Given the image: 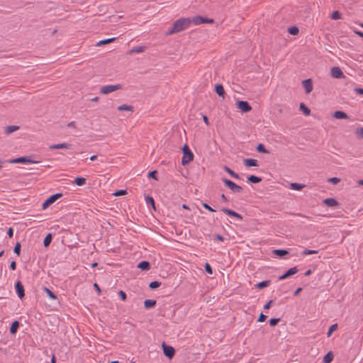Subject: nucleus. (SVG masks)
Here are the masks:
<instances>
[{
  "label": "nucleus",
  "mask_w": 363,
  "mask_h": 363,
  "mask_svg": "<svg viewBox=\"0 0 363 363\" xmlns=\"http://www.w3.org/2000/svg\"><path fill=\"white\" fill-rule=\"evenodd\" d=\"M191 22V21L189 18H182L177 20L173 23L172 27L167 32V35H172L184 30L189 26Z\"/></svg>",
  "instance_id": "1"
},
{
  "label": "nucleus",
  "mask_w": 363,
  "mask_h": 363,
  "mask_svg": "<svg viewBox=\"0 0 363 363\" xmlns=\"http://www.w3.org/2000/svg\"><path fill=\"white\" fill-rule=\"evenodd\" d=\"M183 157L182 159V164L186 165L194 160V154L189 149V146L185 144L182 147Z\"/></svg>",
  "instance_id": "2"
},
{
  "label": "nucleus",
  "mask_w": 363,
  "mask_h": 363,
  "mask_svg": "<svg viewBox=\"0 0 363 363\" xmlns=\"http://www.w3.org/2000/svg\"><path fill=\"white\" fill-rule=\"evenodd\" d=\"M222 182L224 183V184L229 188L233 193H240L242 191L243 189L242 186L236 184L231 180L223 178Z\"/></svg>",
  "instance_id": "3"
},
{
  "label": "nucleus",
  "mask_w": 363,
  "mask_h": 363,
  "mask_svg": "<svg viewBox=\"0 0 363 363\" xmlns=\"http://www.w3.org/2000/svg\"><path fill=\"white\" fill-rule=\"evenodd\" d=\"M62 196V193H57L50 196L42 204V208L43 210L46 209L50 205L54 203L58 199Z\"/></svg>",
  "instance_id": "4"
},
{
  "label": "nucleus",
  "mask_w": 363,
  "mask_h": 363,
  "mask_svg": "<svg viewBox=\"0 0 363 363\" xmlns=\"http://www.w3.org/2000/svg\"><path fill=\"white\" fill-rule=\"evenodd\" d=\"M122 89L121 84H114V85H106L101 88L100 92L103 94H108L111 92L115 91L118 89Z\"/></svg>",
  "instance_id": "5"
},
{
  "label": "nucleus",
  "mask_w": 363,
  "mask_h": 363,
  "mask_svg": "<svg viewBox=\"0 0 363 363\" xmlns=\"http://www.w3.org/2000/svg\"><path fill=\"white\" fill-rule=\"evenodd\" d=\"M236 106L242 113H247V112H250L252 110V106L246 101H237Z\"/></svg>",
  "instance_id": "6"
},
{
  "label": "nucleus",
  "mask_w": 363,
  "mask_h": 363,
  "mask_svg": "<svg viewBox=\"0 0 363 363\" xmlns=\"http://www.w3.org/2000/svg\"><path fill=\"white\" fill-rule=\"evenodd\" d=\"M162 350L164 354L169 359H172L175 354V350L173 347L162 343Z\"/></svg>",
  "instance_id": "7"
},
{
  "label": "nucleus",
  "mask_w": 363,
  "mask_h": 363,
  "mask_svg": "<svg viewBox=\"0 0 363 363\" xmlns=\"http://www.w3.org/2000/svg\"><path fill=\"white\" fill-rule=\"evenodd\" d=\"M11 163H38L39 162L32 160V156L19 157L11 160Z\"/></svg>",
  "instance_id": "8"
},
{
  "label": "nucleus",
  "mask_w": 363,
  "mask_h": 363,
  "mask_svg": "<svg viewBox=\"0 0 363 363\" xmlns=\"http://www.w3.org/2000/svg\"><path fill=\"white\" fill-rule=\"evenodd\" d=\"M191 21L196 25H199L201 23H213L214 21L212 18H207L205 17L197 16L194 17Z\"/></svg>",
  "instance_id": "9"
},
{
  "label": "nucleus",
  "mask_w": 363,
  "mask_h": 363,
  "mask_svg": "<svg viewBox=\"0 0 363 363\" xmlns=\"http://www.w3.org/2000/svg\"><path fill=\"white\" fill-rule=\"evenodd\" d=\"M331 76L335 79H342L345 77L343 72L338 67H333L331 68Z\"/></svg>",
  "instance_id": "10"
},
{
  "label": "nucleus",
  "mask_w": 363,
  "mask_h": 363,
  "mask_svg": "<svg viewBox=\"0 0 363 363\" xmlns=\"http://www.w3.org/2000/svg\"><path fill=\"white\" fill-rule=\"evenodd\" d=\"M15 289L18 296L22 299L25 296V290L22 283L18 281L15 284Z\"/></svg>",
  "instance_id": "11"
},
{
  "label": "nucleus",
  "mask_w": 363,
  "mask_h": 363,
  "mask_svg": "<svg viewBox=\"0 0 363 363\" xmlns=\"http://www.w3.org/2000/svg\"><path fill=\"white\" fill-rule=\"evenodd\" d=\"M220 211L229 216L235 217V218H238V220H242V216L240 213H238L231 209H229L227 208H222L220 209Z\"/></svg>",
  "instance_id": "12"
},
{
  "label": "nucleus",
  "mask_w": 363,
  "mask_h": 363,
  "mask_svg": "<svg viewBox=\"0 0 363 363\" xmlns=\"http://www.w3.org/2000/svg\"><path fill=\"white\" fill-rule=\"evenodd\" d=\"M302 84L306 94H310L313 91V82L311 79H304Z\"/></svg>",
  "instance_id": "13"
},
{
  "label": "nucleus",
  "mask_w": 363,
  "mask_h": 363,
  "mask_svg": "<svg viewBox=\"0 0 363 363\" xmlns=\"http://www.w3.org/2000/svg\"><path fill=\"white\" fill-rule=\"evenodd\" d=\"M215 91L220 97L225 98V91L221 84H216L215 85Z\"/></svg>",
  "instance_id": "14"
},
{
  "label": "nucleus",
  "mask_w": 363,
  "mask_h": 363,
  "mask_svg": "<svg viewBox=\"0 0 363 363\" xmlns=\"http://www.w3.org/2000/svg\"><path fill=\"white\" fill-rule=\"evenodd\" d=\"M323 203L328 207H334L339 204L338 201L334 198H328L323 201Z\"/></svg>",
  "instance_id": "15"
},
{
  "label": "nucleus",
  "mask_w": 363,
  "mask_h": 363,
  "mask_svg": "<svg viewBox=\"0 0 363 363\" xmlns=\"http://www.w3.org/2000/svg\"><path fill=\"white\" fill-rule=\"evenodd\" d=\"M244 164L247 167H258V162L257 160L252 158L244 159Z\"/></svg>",
  "instance_id": "16"
},
{
  "label": "nucleus",
  "mask_w": 363,
  "mask_h": 363,
  "mask_svg": "<svg viewBox=\"0 0 363 363\" xmlns=\"http://www.w3.org/2000/svg\"><path fill=\"white\" fill-rule=\"evenodd\" d=\"M71 147V144L63 143L59 144L52 145L49 147L50 150H57V149H64V148H69Z\"/></svg>",
  "instance_id": "17"
},
{
  "label": "nucleus",
  "mask_w": 363,
  "mask_h": 363,
  "mask_svg": "<svg viewBox=\"0 0 363 363\" xmlns=\"http://www.w3.org/2000/svg\"><path fill=\"white\" fill-rule=\"evenodd\" d=\"M333 116L336 119H348L350 118L346 113L342 111H335Z\"/></svg>",
  "instance_id": "18"
},
{
  "label": "nucleus",
  "mask_w": 363,
  "mask_h": 363,
  "mask_svg": "<svg viewBox=\"0 0 363 363\" xmlns=\"http://www.w3.org/2000/svg\"><path fill=\"white\" fill-rule=\"evenodd\" d=\"M138 268L143 271H147L150 269V264L147 261H141L138 263Z\"/></svg>",
  "instance_id": "19"
},
{
  "label": "nucleus",
  "mask_w": 363,
  "mask_h": 363,
  "mask_svg": "<svg viewBox=\"0 0 363 363\" xmlns=\"http://www.w3.org/2000/svg\"><path fill=\"white\" fill-rule=\"evenodd\" d=\"M20 323L18 320H15L11 323L10 327V333L11 335H15L19 328Z\"/></svg>",
  "instance_id": "20"
},
{
  "label": "nucleus",
  "mask_w": 363,
  "mask_h": 363,
  "mask_svg": "<svg viewBox=\"0 0 363 363\" xmlns=\"http://www.w3.org/2000/svg\"><path fill=\"white\" fill-rule=\"evenodd\" d=\"M247 182L252 184H257L262 182V178L255 175H250L247 177Z\"/></svg>",
  "instance_id": "21"
},
{
  "label": "nucleus",
  "mask_w": 363,
  "mask_h": 363,
  "mask_svg": "<svg viewBox=\"0 0 363 363\" xmlns=\"http://www.w3.org/2000/svg\"><path fill=\"white\" fill-rule=\"evenodd\" d=\"M145 48H146L145 46L135 47L133 49L130 50L128 53L131 55V54H133V53L143 52L145 51Z\"/></svg>",
  "instance_id": "22"
},
{
  "label": "nucleus",
  "mask_w": 363,
  "mask_h": 363,
  "mask_svg": "<svg viewBox=\"0 0 363 363\" xmlns=\"http://www.w3.org/2000/svg\"><path fill=\"white\" fill-rule=\"evenodd\" d=\"M156 300L146 299L144 301V306L145 308H151L156 305Z\"/></svg>",
  "instance_id": "23"
},
{
  "label": "nucleus",
  "mask_w": 363,
  "mask_h": 363,
  "mask_svg": "<svg viewBox=\"0 0 363 363\" xmlns=\"http://www.w3.org/2000/svg\"><path fill=\"white\" fill-rule=\"evenodd\" d=\"M20 128L18 125H8L5 128V133L9 135Z\"/></svg>",
  "instance_id": "24"
},
{
  "label": "nucleus",
  "mask_w": 363,
  "mask_h": 363,
  "mask_svg": "<svg viewBox=\"0 0 363 363\" xmlns=\"http://www.w3.org/2000/svg\"><path fill=\"white\" fill-rule=\"evenodd\" d=\"M224 170L234 179H240V176L237 173H235L234 171H233L230 168H229L228 167L225 166Z\"/></svg>",
  "instance_id": "25"
},
{
  "label": "nucleus",
  "mask_w": 363,
  "mask_h": 363,
  "mask_svg": "<svg viewBox=\"0 0 363 363\" xmlns=\"http://www.w3.org/2000/svg\"><path fill=\"white\" fill-rule=\"evenodd\" d=\"M117 109L119 111H134V107L133 106H130V105L123 104V105L119 106L117 108Z\"/></svg>",
  "instance_id": "26"
},
{
  "label": "nucleus",
  "mask_w": 363,
  "mask_h": 363,
  "mask_svg": "<svg viewBox=\"0 0 363 363\" xmlns=\"http://www.w3.org/2000/svg\"><path fill=\"white\" fill-rule=\"evenodd\" d=\"M300 110L301 111H303V114L305 116H310L311 115V110L309 108H308L304 103H301L300 104V107H299Z\"/></svg>",
  "instance_id": "27"
},
{
  "label": "nucleus",
  "mask_w": 363,
  "mask_h": 363,
  "mask_svg": "<svg viewBox=\"0 0 363 363\" xmlns=\"http://www.w3.org/2000/svg\"><path fill=\"white\" fill-rule=\"evenodd\" d=\"M274 254L280 257H283L284 256L286 255L289 254V251L286 250H282V249H278V250H274L273 251Z\"/></svg>",
  "instance_id": "28"
},
{
  "label": "nucleus",
  "mask_w": 363,
  "mask_h": 363,
  "mask_svg": "<svg viewBox=\"0 0 363 363\" xmlns=\"http://www.w3.org/2000/svg\"><path fill=\"white\" fill-rule=\"evenodd\" d=\"M305 186H306V185H304V184H298V183H296V182L290 184V187L293 190L300 191V190L303 189Z\"/></svg>",
  "instance_id": "29"
},
{
  "label": "nucleus",
  "mask_w": 363,
  "mask_h": 363,
  "mask_svg": "<svg viewBox=\"0 0 363 363\" xmlns=\"http://www.w3.org/2000/svg\"><path fill=\"white\" fill-rule=\"evenodd\" d=\"M270 283H271L270 280H265V281L257 283L255 285V286H256V288H257L259 289H262L263 288H265V287L269 286Z\"/></svg>",
  "instance_id": "30"
},
{
  "label": "nucleus",
  "mask_w": 363,
  "mask_h": 363,
  "mask_svg": "<svg viewBox=\"0 0 363 363\" xmlns=\"http://www.w3.org/2000/svg\"><path fill=\"white\" fill-rule=\"evenodd\" d=\"M115 40H116V38H107L105 40H101L99 41L96 45V46L104 45H106V44L113 42Z\"/></svg>",
  "instance_id": "31"
},
{
  "label": "nucleus",
  "mask_w": 363,
  "mask_h": 363,
  "mask_svg": "<svg viewBox=\"0 0 363 363\" xmlns=\"http://www.w3.org/2000/svg\"><path fill=\"white\" fill-rule=\"evenodd\" d=\"M52 234L48 233L43 240V245L45 247H48L52 242Z\"/></svg>",
  "instance_id": "32"
},
{
  "label": "nucleus",
  "mask_w": 363,
  "mask_h": 363,
  "mask_svg": "<svg viewBox=\"0 0 363 363\" xmlns=\"http://www.w3.org/2000/svg\"><path fill=\"white\" fill-rule=\"evenodd\" d=\"M333 359V354L332 352H328L323 357L324 363H330Z\"/></svg>",
  "instance_id": "33"
},
{
  "label": "nucleus",
  "mask_w": 363,
  "mask_h": 363,
  "mask_svg": "<svg viewBox=\"0 0 363 363\" xmlns=\"http://www.w3.org/2000/svg\"><path fill=\"white\" fill-rule=\"evenodd\" d=\"M43 290L50 298L57 299V296L50 289L47 287H43Z\"/></svg>",
  "instance_id": "34"
},
{
  "label": "nucleus",
  "mask_w": 363,
  "mask_h": 363,
  "mask_svg": "<svg viewBox=\"0 0 363 363\" xmlns=\"http://www.w3.org/2000/svg\"><path fill=\"white\" fill-rule=\"evenodd\" d=\"M256 150L259 153H264V154H267L269 153V152L265 148L264 145L262 143H259L257 147H256Z\"/></svg>",
  "instance_id": "35"
},
{
  "label": "nucleus",
  "mask_w": 363,
  "mask_h": 363,
  "mask_svg": "<svg viewBox=\"0 0 363 363\" xmlns=\"http://www.w3.org/2000/svg\"><path fill=\"white\" fill-rule=\"evenodd\" d=\"M74 183L77 186H82L86 184V179L83 177H77L74 179Z\"/></svg>",
  "instance_id": "36"
},
{
  "label": "nucleus",
  "mask_w": 363,
  "mask_h": 363,
  "mask_svg": "<svg viewBox=\"0 0 363 363\" xmlns=\"http://www.w3.org/2000/svg\"><path fill=\"white\" fill-rule=\"evenodd\" d=\"M288 32L293 35H296L299 33V29L297 26H291L288 28Z\"/></svg>",
  "instance_id": "37"
},
{
  "label": "nucleus",
  "mask_w": 363,
  "mask_h": 363,
  "mask_svg": "<svg viewBox=\"0 0 363 363\" xmlns=\"http://www.w3.org/2000/svg\"><path fill=\"white\" fill-rule=\"evenodd\" d=\"M161 286V282L157 281H151L149 284V288L152 290L155 289Z\"/></svg>",
  "instance_id": "38"
},
{
  "label": "nucleus",
  "mask_w": 363,
  "mask_h": 363,
  "mask_svg": "<svg viewBox=\"0 0 363 363\" xmlns=\"http://www.w3.org/2000/svg\"><path fill=\"white\" fill-rule=\"evenodd\" d=\"M21 243L19 242H17L13 247V252L18 256L21 255Z\"/></svg>",
  "instance_id": "39"
},
{
  "label": "nucleus",
  "mask_w": 363,
  "mask_h": 363,
  "mask_svg": "<svg viewBox=\"0 0 363 363\" xmlns=\"http://www.w3.org/2000/svg\"><path fill=\"white\" fill-rule=\"evenodd\" d=\"M341 13L338 11H333L331 14V18L333 20H337L341 18Z\"/></svg>",
  "instance_id": "40"
},
{
  "label": "nucleus",
  "mask_w": 363,
  "mask_h": 363,
  "mask_svg": "<svg viewBox=\"0 0 363 363\" xmlns=\"http://www.w3.org/2000/svg\"><path fill=\"white\" fill-rule=\"evenodd\" d=\"M157 172L156 170H153V171H150L148 172L147 177L149 178H151V179H153L157 181L158 178L157 177Z\"/></svg>",
  "instance_id": "41"
},
{
  "label": "nucleus",
  "mask_w": 363,
  "mask_h": 363,
  "mask_svg": "<svg viewBox=\"0 0 363 363\" xmlns=\"http://www.w3.org/2000/svg\"><path fill=\"white\" fill-rule=\"evenodd\" d=\"M355 134L358 138L363 139V128H357Z\"/></svg>",
  "instance_id": "42"
},
{
  "label": "nucleus",
  "mask_w": 363,
  "mask_h": 363,
  "mask_svg": "<svg viewBox=\"0 0 363 363\" xmlns=\"http://www.w3.org/2000/svg\"><path fill=\"white\" fill-rule=\"evenodd\" d=\"M145 200L148 204H150L153 207V208L155 209V200L152 196H146Z\"/></svg>",
  "instance_id": "43"
},
{
  "label": "nucleus",
  "mask_w": 363,
  "mask_h": 363,
  "mask_svg": "<svg viewBox=\"0 0 363 363\" xmlns=\"http://www.w3.org/2000/svg\"><path fill=\"white\" fill-rule=\"evenodd\" d=\"M337 324H336V323H335V324L332 325L329 328L328 331V333H327V335H328V337H330V336L331 335L332 333H333V331L336 330H337Z\"/></svg>",
  "instance_id": "44"
},
{
  "label": "nucleus",
  "mask_w": 363,
  "mask_h": 363,
  "mask_svg": "<svg viewBox=\"0 0 363 363\" xmlns=\"http://www.w3.org/2000/svg\"><path fill=\"white\" fill-rule=\"evenodd\" d=\"M318 253V251L317 250H308V249H305L302 252L301 254L303 255H313V254H317Z\"/></svg>",
  "instance_id": "45"
},
{
  "label": "nucleus",
  "mask_w": 363,
  "mask_h": 363,
  "mask_svg": "<svg viewBox=\"0 0 363 363\" xmlns=\"http://www.w3.org/2000/svg\"><path fill=\"white\" fill-rule=\"evenodd\" d=\"M298 269L296 267H292V268H290L289 270L286 271L287 274H289V276H292L294 274H295L296 273L298 272Z\"/></svg>",
  "instance_id": "46"
},
{
  "label": "nucleus",
  "mask_w": 363,
  "mask_h": 363,
  "mask_svg": "<svg viewBox=\"0 0 363 363\" xmlns=\"http://www.w3.org/2000/svg\"><path fill=\"white\" fill-rule=\"evenodd\" d=\"M280 321V318H271L269 320V325L272 327L277 325Z\"/></svg>",
  "instance_id": "47"
},
{
  "label": "nucleus",
  "mask_w": 363,
  "mask_h": 363,
  "mask_svg": "<svg viewBox=\"0 0 363 363\" xmlns=\"http://www.w3.org/2000/svg\"><path fill=\"white\" fill-rule=\"evenodd\" d=\"M205 271L209 274H213V269H212V267L208 263L206 262L205 264Z\"/></svg>",
  "instance_id": "48"
},
{
  "label": "nucleus",
  "mask_w": 363,
  "mask_h": 363,
  "mask_svg": "<svg viewBox=\"0 0 363 363\" xmlns=\"http://www.w3.org/2000/svg\"><path fill=\"white\" fill-rule=\"evenodd\" d=\"M126 194H127V191L126 190L121 189V190L116 191L115 193H113V195L116 196H118L125 195Z\"/></svg>",
  "instance_id": "49"
},
{
  "label": "nucleus",
  "mask_w": 363,
  "mask_h": 363,
  "mask_svg": "<svg viewBox=\"0 0 363 363\" xmlns=\"http://www.w3.org/2000/svg\"><path fill=\"white\" fill-rule=\"evenodd\" d=\"M118 295L121 297L122 301H125L127 299V295H126V294L123 291L120 290L118 292Z\"/></svg>",
  "instance_id": "50"
},
{
  "label": "nucleus",
  "mask_w": 363,
  "mask_h": 363,
  "mask_svg": "<svg viewBox=\"0 0 363 363\" xmlns=\"http://www.w3.org/2000/svg\"><path fill=\"white\" fill-rule=\"evenodd\" d=\"M328 182L333 184H337L340 182V179L337 177H331L328 179Z\"/></svg>",
  "instance_id": "51"
},
{
  "label": "nucleus",
  "mask_w": 363,
  "mask_h": 363,
  "mask_svg": "<svg viewBox=\"0 0 363 363\" xmlns=\"http://www.w3.org/2000/svg\"><path fill=\"white\" fill-rule=\"evenodd\" d=\"M201 205H202V206H203L205 209H206V210H208V211H211V212H215V211H216V210H215V209H213V208H211V207L208 204H207L206 203H201Z\"/></svg>",
  "instance_id": "52"
},
{
  "label": "nucleus",
  "mask_w": 363,
  "mask_h": 363,
  "mask_svg": "<svg viewBox=\"0 0 363 363\" xmlns=\"http://www.w3.org/2000/svg\"><path fill=\"white\" fill-rule=\"evenodd\" d=\"M267 319V315L261 313L259 315L258 322H263Z\"/></svg>",
  "instance_id": "53"
},
{
  "label": "nucleus",
  "mask_w": 363,
  "mask_h": 363,
  "mask_svg": "<svg viewBox=\"0 0 363 363\" xmlns=\"http://www.w3.org/2000/svg\"><path fill=\"white\" fill-rule=\"evenodd\" d=\"M273 300H270L269 301H268L264 306V309H269L271 306H272V303H273Z\"/></svg>",
  "instance_id": "54"
},
{
  "label": "nucleus",
  "mask_w": 363,
  "mask_h": 363,
  "mask_svg": "<svg viewBox=\"0 0 363 363\" xmlns=\"http://www.w3.org/2000/svg\"><path fill=\"white\" fill-rule=\"evenodd\" d=\"M10 269L11 270H16V262L15 261H11L10 263Z\"/></svg>",
  "instance_id": "55"
},
{
  "label": "nucleus",
  "mask_w": 363,
  "mask_h": 363,
  "mask_svg": "<svg viewBox=\"0 0 363 363\" xmlns=\"http://www.w3.org/2000/svg\"><path fill=\"white\" fill-rule=\"evenodd\" d=\"M7 235L9 238H12L13 235V230L12 228H9L7 230Z\"/></svg>",
  "instance_id": "56"
},
{
  "label": "nucleus",
  "mask_w": 363,
  "mask_h": 363,
  "mask_svg": "<svg viewBox=\"0 0 363 363\" xmlns=\"http://www.w3.org/2000/svg\"><path fill=\"white\" fill-rule=\"evenodd\" d=\"M354 91L358 94L363 95V88H355Z\"/></svg>",
  "instance_id": "57"
},
{
  "label": "nucleus",
  "mask_w": 363,
  "mask_h": 363,
  "mask_svg": "<svg viewBox=\"0 0 363 363\" xmlns=\"http://www.w3.org/2000/svg\"><path fill=\"white\" fill-rule=\"evenodd\" d=\"M289 277V274H287V272H286L283 275L280 276L279 277V280H283V279H285L286 278Z\"/></svg>",
  "instance_id": "58"
},
{
  "label": "nucleus",
  "mask_w": 363,
  "mask_h": 363,
  "mask_svg": "<svg viewBox=\"0 0 363 363\" xmlns=\"http://www.w3.org/2000/svg\"><path fill=\"white\" fill-rule=\"evenodd\" d=\"M202 118H203V121L206 123V125H209V121H208V117L206 115H203Z\"/></svg>",
  "instance_id": "59"
},
{
  "label": "nucleus",
  "mask_w": 363,
  "mask_h": 363,
  "mask_svg": "<svg viewBox=\"0 0 363 363\" xmlns=\"http://www.w3.org/2000/svg\"><path fill=\"white\" fill-rule=\"evenodd\" d=\"M302 291V288L301 287H298L294 292V296H298L299 294V293Z\"/></svg>",
  "instance_id": "60"
},
{
  "label": "nucleus",
  "mask_w": 363,
  "mask_h": 363,
  "mask_svg": "<svg viewBox=\"0 0 363 363\" xmlns=\"http://www.w3.org/2000/svg\"><path fill=\"white\" fill-rule=\"evenodd\" d=\"M216 238L218 240L221 241V242H223L224 240V238L222 235H219V234L216 235Z\"/></svg>",
  "instance_id": "61"
},
{
  "label": "nucleus",
  "mask_w": 363,
  "mask_h": 363,
  "mask_svg": "<svg viewBox=\"0 0 363 363\" xmlns=\"http://www.w3.org/2000/svg\"><path fill=\"white\" fill-rule=\"evenodd\" d=\"M354 33L363 38V32L359 30H354Z\"/></svg>",
  "instance_id": "62"
},
{
  "label": "nucleus",
  "mask_w": 363,
  "mask_h": 363,
  "mask_svg": "<svg viewBox=\"0 0 363 363\" xmlns=\"http://www.w3.org/2000/svg\"><path fill=\"white\" fill-rule=\"evenodd\" d=\"M94 287L98 291V293H101V289L96 283L94 284Z\"/></svg>",
  "instance_id": "63"
},
{
  "label": "nucleus",
  "mask_w": 363,
  "mask_h": 363,
  "mask_svg": "<svg viewBox=\"0 0 363 363\" xmlns=\"http://www.w3.org/2000/svg\"><path fill=\"white\" fill-rule=\"evenodd\" d=\"M220 199L224 201L227 202L228 200L224 194H221Z\"/></svg>",
  "instance_id": "64"
}]
</instances>
